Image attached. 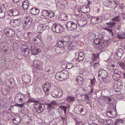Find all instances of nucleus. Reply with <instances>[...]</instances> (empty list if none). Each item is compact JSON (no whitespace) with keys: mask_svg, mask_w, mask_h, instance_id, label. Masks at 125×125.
<instances>
[{"mask_svg":"<svg viewBox=\"0 0 125 125\" xmlns=\"http://www.w3.org/2000/svg\"><path fill=\"white\" fill-rule=\"evenodd\" d=\"M30 12L32 14L37 15L39 12V10L38 8H32L30 10Z\"/></svg>","mask_w":125,"mask_h":125,"instance_id":"nucleus-22","label":"nucleus"},{"mask_svg":"<svg viewBox=\"0 0 125 125\" xmlns=\"http://www.w3.org/2000/svg\"><path fill=\"white\" fill-rule=\"evenodd\" d=\"M93 45L96 49H101L105 46L104 43L102 38H97L95 39L93 42Z\"/></svg>","mask_w":125,"mask_h":125,"instance_id":"nucleus-1","label":"nucleus"},{"mask_svg":"<svg viewBox=\"0 0 125 125\" xmlns=\"http://www.w3.org/2000/svg\"><path fill=\"white\" fill-rule=\"evenodd\" d=\"M34 105L36 111L38 113H41L45 109V104H42L34 103Z\"/></svg>","mask_w":125,"mask_h":125,"instance_id":"nucleus-5","label":"nucleus"},{"mask_svg":"<svg viewBox=\"0 0 125 125\" xmlns=\"http://www.w3.org/2000/svg\"><path fill=\"white\" fill-rule=\"evenodd\" d=\"M72 25L70 30H73L76 29L77 27V25L73 22H72Z\"/></svg>","mask_w":125,"mask_h":125,"instance_id":"nucleus-41","label":"nucleus"},{"mask_svg":"<svg viewBox=\"0 0 125 125\" xmlns=\"http://www.w3.org/2000/svg\"><path fill=\"white\" fill-rule=\"evenodd\" d=\"M76 44V43L74 42H73L71 43L68 46V49L69 50H73L75 48V45Z\"/></svg>","mask_w":125,"mask_h":125,"instance_id":"nucleus-28","label":"nucleus"},{"mask_svg":"<svg viewBox=\"0 0 125 125\" xmlns=\"http://www.w3.org/2000/svg\"><path fill=\"white\" fill-rule=\"evenodd\" d=\"M106 124L107 125H113V122L112 120L108 119L106 120Z\"/></svg>","mask_w":125,"mask_h":125,"instance_id":"nucleus-43","label":"nucleus"},{"mask_svg":"<svg viewBox=\"0 0 125 125\" xmlns=\"http://www.w3.org/2000/svg\"><path fill=\"white\" fill-rule=\"evenodd\" d=\"M120 15H119L117 16L114 17L112 19V21H120L121 19V18L120 17Z\"/></svg>","mask_w":125,"mask_h":125,"instance_id":"nucleus-35","label":"nucleus"},{"mask_svg":"<svg viewBox=\"0 0 125 125\" xmlns=\"http://www.w3.org/2000/svg\"><path fill=\"white\" fill-rule=\"evenodd\" d=\"M109 110L107 109L106 110V115L107 116L109 117H112L113 115L111 114V113L109 111Z\"/></svg>","mask_w":125,"mask_h":125,"instance_id":"nucleus-53","label":"nucleus"},{"mask_svg":"<svg viewBox=\"0 0 125 125\" xmlns=\"http://www.w3.org/2000/svg\"><path fill=\"white\" fill-rule=\"evenodd\" d=\"M34 67L37 70H40L42 68V63L40 62L37 63L36 61L33 62Z\"/></svg>","mask_w":125,"mask_h":125,"instance_id":"nucleus-21","label":"nucleus"},{"mask_svg":"<svg viewBox=\"0 0 125 125\" xmlns=\"http://www.w3.org/2000/svg\"><path fill=\"white\" fill-rule=\"evenodd\" d=\"M21 50L22 51V54H24L25 56H27L30 53V50L29 48H26L25 49L22 48Z\"/></svg>","mask_w":125,"mask_h":125,"instance_id":"nucleus-25","label":"nucleus"},{"mask_svg":"<svg viewBox=\"0 0 125 125\" xmlns=\"http://www.w3.org/2000/svg\"><path fill=\"white\" fill-rule=\"evenodd\" d=\"M1 44L2 51L3 52V53H5L7 52L8 48L7 46V43L4 41H2Z\"/></svg>","mask_w":125,"mask_h":125,"instance_id":"nucleus-15","label":"nucleus"},{"mask_svg":"<svg viewBox=\"0 0 125 125\" xmlns=\"http://www.w3.org/2000/svg\"><path fill=\"white\" fill-rule=\"evenodd\" d=\"M74 11L75 14L76 15L79 16H81V14L80 13V10L78 9L76 7L74 8Z\"/></svg>","mask_w":125,"mask_h":125,"instance_id":"nucleus-38","label":"nucleus"},{"mask_svg":"<svg viewBox=\"0 0 125 125\" xmlns=\"http://www.w3.org/2000/svg\"><path fill=\"white\" fill-rule=\"evenodd\" d=\"M56 104V102L55 101H53L52 102H51L50 103V104H46L47 105V109H49L54 108L52 107L53 105H54Z\"/></svg>","mask_w":125,"mask_h":125,"instance_id":"nucleus-27","label":"nucleus"},{"mask_svg":"<svg viewBox=\"0 0 125 125\" xmlns=\"http://www.w3.org/2000/svg\"><path fill=\"white\" fill-rule=\"evenodd\" d=\"M67 107L65 106H61L60 107V108L64 111L65 114H66V110L67 109Z\"/></svg>","mask_w":125,"mask_h":125,"instance_id":"nucleus-58","label":"nucleus"},{"mask_svg":"<svg viewBox=\"0 0 125 125\" xmlns=\"http://www.w3.org/2000/svg\"><path fill=\"white\" fill-rule=\"evenodd\" d=\"M74 110L75 113L77 114L83 115L86 114V110L84 106L82 105H77L75 108Z\"/></svg>","mask_w":125,"mask_h":125,"instance_id":"nucleus-4","label":"nucleus"},{"mask_svg":"<svg viewBox=\"0 0 125 125\" xmlns=\"http://www.w3.org/2000/svg\"><path fill=\"white\" fill-rule=\"evenodd\" d=\"M105 100L106 102L110 106H113V102L111 101V99L109 97H107L105 99Z\"/></svg>","mask_w":125,"mask_h":125,"instance_id":"nucleus-37","label":"nucleus"},{"mask_svg":"<svg viewBox=\"0 0 125 125\" xmlns=\"http://www.w3.org/2000/svg\"><path fill=\"white\" fill-rule=\"evenodd\" d=\"M82 12L84 13H87L90 11V8L87 6H82L81 7Z\"/></svg>","mask_w":125,"mask_h":125,"instance_id":"nucleus-19","label":"nucleus"},{"mask_svg":"<svg viewBox=\"0 0 125 125\" xmlns=\"http://www.w3.org/2000/svg\"><path fill=\"white\" fill-rule=\"evenodd\" d=\"M52 109H47L48 110V111L46 112L45 113V115H47L48 116H50L52 115V114L53 111H51Z\"/></svg>","mask_w":125,"mask_h":125,"instance_id":"nucleus-44","label":"nucleus"},{"mask_svg":"<svg viewBox=\"0 0 125 125\" xmlns=\"http://www.w3.org/2000/svg\"><path fill=\"white\" fill-rule=\"evenodd\" d=\"M30 48L31 50L32 54L34 55L37 54L41 52L40 49L33 45H31Z\"/></svg>","mask_w":125,"mask_h":125,"instance_id":"nucleus-13","label":"nucleus"},{"mask_svg":"<svg viewBox=\"0 0 125 125\" xmlns=\"http://www.w3.org/2000/svg\"><path fill=\"white\" fill-rule=\"evenodd\" d=\"M32 18L30 17H27L24 21L25 24L24 28V29H27L30 27L32 24Z\"/></svg>","mask_w":125,"mask_h":125,"instance_id":"nucleus-8","label":"nucleus"},{"mask_svg":"<svg viewBox=\"0 0 125 125\" xmlns=\"http://www.w3.org/2000/svg\"><path fill=\"white\" fill-rule=\"evenodd\" d=\"M118 63L122 69L124 70H125V64L123 62H119Z\"/></svg>","mask_w":125,"mask_h":125,"instance_id":"nucleus-40","label":"nucleus"},{"mask_svg":"<svg viewBox=\"0 0 125 125\" xmlns=\"http://www.w3.org/2000/svg\"><path fill=\"white\" fill-rule=\"evenodd\" d=\"M77 23L79 26L83 27L87 24V22L84 18L82 17L77 19Z\"/></svg>","mask_w":125,"mask_h":125,"instance_id":"nucleus-11","label":"nucleus"},{"mask_svg":"<svg viewBox=\"0 0 125 125\" xmlns=\"http://www.w3.org/2000/svg\"><path fill=\"white\" fill-rule=\"evenodd\" d=\"M124 120L121 119H118L115 121L114 125H121L123 123Z\"/></svg>","mask_w":125,"mask_h":125,"instance_id":"nucleus-32","label":"nucleus"},{"mask_svg":"<svg viewBox=\"0 0 125 125\" xmlns=\"http://www.w3.org/2000/svg\"><path fill=\"white\" fill-rule=\"evenodd\" d=\"M98 104H99L101 106H103L104 104V103L103 102V100H100L99 101Z\"/></svg>","mask_w":125,"mask_h":125,"instance_id":"nucleus-62","label":"nucleus"},{"mask_svg":"<svg viewBox=\"0 0 125 125\" xmlns=\"http://www.w3.org/2000/svg\"><path fill=\"white\" fill-rule=\"evenodd\" d=\"M124 53V52L123 49L119 48L116 51L114 57L116 58V59H119L121 58Z\"/></svg>","mask_w":125,"mask_h":125,"instance_id":"nucleus-12","label":"nucleus"},{"mask_svg":"<svg viewBox=\"0 0 125 125\" xmlns=\"http://www.w3.org/2000/svg\"><path fill=\"white\" fill-rule=\"evenodd\" d=\"M67 18V16L65 13H62L59 16V19L60 20L62 21H64L66 20Z\"/></svg>","mask_w":125,"mask_h":125,"instance_id":"nucleus-26","label":"nucleus"},{"mask_svg":"<svg viewBox=\"0 0 125 125\" xmlns=\"http://www.w3.org/2000/svg\"><path fill=\"white\" fill-rule=\"evenodd\" d=\"M99 20L100 23L101 22H102L103 20H106V18H105L104 17H103L101 16H99Z\"/></svg>","mask_w":125,"mask_h":125,"instance_id":"nucleus-59","label":"nucleus"},{"mask_svg":"<svg viewBox=\"0 0 125 125\" xmlns=\"http://www.w3.org/2000/svg\"><path fill=\"white\" fill-rule=\"evenodd\" d=\"M76 80L77 82V84L79 85H82L84 82L83 79L80 76L77 77L76 78Z\"/></svg>","mask_w":125,"mask_h":125,"instance_id":"nucleus-23","label":"nucleus"},{"mask_svg":"<svg viewBox=\"0 0 125 125\" xmlns=\"http://www.w3.org/2000/svg\"><path fill=\"white\" fill-rule=\"evenodd\" d=\"M4 33L8 37H11L14 36L15 33L13 31L9 28H5L4 30Z\"/></svg>","mask_w":125,"mask_h":125,"instance_id":"nucleus-7","label":"nucleus"},{"mask_svg":"<svg viewBox=\"0 0 125 125\" xmlns=\"http://www.w3.org/2000/svg\"><path fill=\"white\" fill-rule=\"evenodd\" d=\"M44 85L47 87L48 89L50 88H51V84L50 83H49L48 82H46L44 83Z\"/></svg>","mask_w":125,"mask_h":125,"instance_id":"nucleus-56","label":"nucleus"},{"mask_svg":"<svg viewBox=\"0 0 125 125\" xmlns=\"http://www.w3.org/2000/svg\"><path fill=\"white\" fill-rule=\"evenodd\" d=\"M106 29L107 31H108L109 32H111V34L112 35H113V33L112 32V30L108 28H106Z\"/></svg>","mask_w":125,"mask_h":125,"instance_id":"nucleus-64","label":"nucleus"},{"mask_svg":"<svg viewBox=\"0 0 125 125\" xmlns=\"http://www.w3.org/2000/svg\"><path fill=\"white\" fill-rule=\"evenodd\" d=\"M96 36V35L94 32H91L88 33L87 37L89 40H94Z\"/></svg>","mask_w":125,"mask_h":125,"instance_id":"nucleus-20","label":"nucleus"},{"mask_svg":"<svg viewBox=\"0 0 125 125\" xmlns=\"http://www.w3.org/2000/svg\"><path fill=\"white\" fill-rule=\"evenodd\" d=\"M25 96L23 94H22L20 96H19V100L20 101H24L25 100Z\"/></svg>","mask_w":125,"mask_h":125,"instance_id":"nucleus-57","label":"nucleus"},{"mask_svg":"<svg viewBox=\"0 0 125 125\" xmlns=\"http://www.w3.org/2000/svg\"><path fill=\"white\" fill-rule=\"evenodd\" d=\"M62 39V40L58 42L57 44V45L60 48L67 46L70 41V39L68 36H63Z\"/></svg>","mask_w":125,"mask_h":125,"instance_id":"nucleus-3","label":"nucleus"},{"mask_svg":"<svg viewBox=\"0 0 125 125\" xmlns=\"http://www.w3.org/2000/svg\"><path fill=\"white\" fill-rule=\"evenodd\" d=\"M29 3L28 0H25L23 1L22 4L23 9L25 10H27L28 8Z\"/></svg>","mask_w":125,"mask_h":125,"instance_id":"nucleus-24","label":"nucleus"},{"mask_svg":"<svg viewBox=\"0 0 125 125\" xmlns=\"http://www.w3.org/2000/svg\"><path fill=\"white\" fill-rule=\"evenodd\" d=\"M48 12L49 11L47 10H42V15L44 17L47 16H48Z\"/></svg>","mask_w":125,"mask_h":125,"instance_id":"nucleus-36","label":"nucleus"},{"mask_svg":"<svg viewBox=\"0 0 125 125\" xmlns=\"http://www.w3.org/2000/svg\"><path fill=\"white\" fill-rule=\"evenodd\" d=\"M21 23V20L19 19L11 20L10 21V25L14 27L19 26Z\"/></svg>","mask_w":125,"mask_h":125,"instance_id":"nucleus-10","label":"nucleus"},{"mask_svg":"<svg viewBox=\"0 0 125 125\" xmlns=\"http://www.w3.org/2000/svg\"><path fill=\"white\" fill-rule=\"evenodd\" d=\"M105 121L104 120L101 118L99 119L98 123L99 125H104L105 124Z\"/></svg>","mask_w":125,"mask_h":125,"instance_id":"nucleus-48","label":"nucleus"},{"mask_svg":"<svg viewBox=\"0 0 125 125\" xmlns=\"http://www.w3.org/2000/svg\"><path fill=\"white\" fill-rule=\"evenodd\" d=\"M74 101V99L73 97L69 96L67 97L66 100V102L67 101V103H69L71 104Z\"/></svg>","mask_w":125,"mask_h":125,"instance_id":"nucleus-31","label":"nucleus"},{"mask_svg":"<svg viewBox=\"0 0 125 125\" xmlns=\"http://www.w3.org/2000/svg\"><path fill=\"white\" fill-rule=\"evenodd\" d=\"M63 93L62 90L59 88L55 89L52 93V95L53 97H59Z\"/></svg>","mask_w":125,"mask_h":125,"instance_id":"nucleus-9","label":"nucleus"},{"mask_svg":"<svg viewBox=\"0 0 125 125\" xmlns=\"http://www.w3.org/2000/svg\"><path fill=\"white\" fill-rule=\"evenodd\" d=\"M42 29V24H40L37 27V30L38 31L40 32L41 31H43Z\"/></svg>","mask_w":125,"mask_h":125,"instance_id":"nucleus-54","label":"nucleus"},{"mask_svg":"<svg viewBox=\"0 0 125 125\" xmlns=\"http://www.w3.org/2000/svg\"><path fill=\"white\" fill-rule=\"evenodd\" d=\"M63 27V26L59 25L54 24L52 25V30L53 32L59 33L62 31Z\"/></svg>","mask_w":125,"mask_h":125,"instance_id":"nucleus-6","label":"nucleus"},{"mask_svg":"<svg viewBox=\"0 0 125 125\" xmlns=\"http://www.w3.org/2000/svg\"><path fill=\"white\" fill-rule=\"evenodd\" d=\"M89 118L92 120H94L96 119L95 115L94 113H91L90 114Z\"/></svg>","mask_w":125,"mask_h":125,"instance_id":"nucleus-47","label":"nucleus"},{"mask_svg":"<svg viewBox=\"0 0 125 125\" xmlns=\"http://www.w3.org/2000/svg\"><path fill=\"white\" fill-rule=\"evenodd\" d=\"M107 68L108 70H110L111 71H112V70L114 71L115 68V67L108 66Z\"/></svg>","mask_w":125,"mask_h":125,"instance_id":"nucleus-63","label":"nucleus"},{"mask_svg":"<svg viewBox=\"0 0 125 125\" xmlns=\"http://www.w3.org/2000/svg\"><path fill=\"white\" fill-rule=\"evenodd\" d=\"M43 89L45 92L46 91H49V89L47 88V87L45 86V85H44V84L43 85Z\"/></svg>","mask_w":125,"mask_h":125,"instance_id":"nucleus-60","label":"nucleus"},{"mask_svg":"<svg viewBox=\"0 0 125 125\" xmlns=\"http://www.w3.org/2000/svg\"><path fill=\"white\" fill-rule=\"evenodd\" d=\"M7 103L3 102L0 100V106L2 107H7Z\"/></svg>","mask_w":125,"mask_h":125,"instance_id":"nucleus-50","label":"nucleus"},{"mask_svg":"<svg viewBox=\"0 0 125 125\" xmlns=\"http://www.w3.org/2000/svg\"><path fill=\"white\" fill-rule=\"evenodd\" d=\"M107 27L109 28H112L115 25V23L111 21H110L109 23H106Z\"/></svg>","mask_w":125,"mask_h":125,"instance_id":"nucleus-39","label":"nucleus"},{"mask_svg":"<svg viewBox=\"0 0 125 125\" xmlns=\"http://www.w3.org/2000/svg\"><path fill=\"white\" fill-rule=\"evenodd\" d=\"M122 85L120 84H118L117 87H116V88L115 90V91L117 92H119L122 89Z\"/></svg>","mask_w":125,"mask_h":125,"instance_id":"nucleus-45","label":"nucleus"},{"mask_svg":"<svg viewBox=\"0 0 125 125\" xmlns=\"http://www.w3.org/2000/svg\"><path fill=\"white\" fill-rule=\"evenodd\" d=\"M114 74H116L119 75H120L122 72L120 69L115 68L114 70Z\"/></svg>","mask_w":125,"mask_h":125,"instance_id":"nucleus-42","label":"nucleus"},{"mask_svg":"<svg viewBox=\"0 0 125 125\" xmlns=\"http://www.w3.org/2000/svg\"><path fill=\"white\" fill-rule=\"evenodd\" d=\"M68 74V73L67 70H63L57 72L55 75V78L57 80L61 81L63 79H66Z\"/></svg>","mask_w":125,"mask_h":125,"instance_id":"nucleus-2","label":"nucleus"},{"mask_svg":"<svg viewBox=\"0 0 125 125\" xmlns=\"http://www.w3.org/2000/svg\"><path fill=\"white\" fill-rule=\"evenodd\" d=\"M99 54V53H97L96 54H92L91 56L92 59V60L94 61L96 60L97 58H98Z\"/></svg>","mask_w":125,"mask_h":125,"instance_id":"nucleus-34","label":"nucleus"},{"mask_svg":"<svg viewBox=\"0 0 125 125\" xmlns=\"http://www.w3.org/2000/svg\"><path fill=\"white\" fill-rule=\"evenodd\" d=\"M54 15H55L54 12L52 11H49L48 16L50 18H52L54 16Z\"/></svg>","mask_w":125,"mask_h":125,"instance_id":"nucleus-51","label":"nucleus"},{"mask_svg":"<svg viewBox=\"0 0 125 125\" xmlns=\"http://www.w3.org/2000/svg\"><path fill=\"white\" fill-rule=\"evenodd\" d=\"M84 56L83 53L82 52H80L79 53L77 60L79 61H83L84 58Z\"/></svg>","mask_w":125,"mask_h":125,"instance_id":"nucleus-29","label":"nucleus"},{"mask_svg":"<svg viewBox=\"0 0 125 125\" xmlns=\"http://www.w3.org/2000/svg\"><path fill=\"white\" fill-rule=\"evenodd\" d=\"M116 37L120 39H125V34L123 32H119L117 34Z\"/></svg>","mask_w":125,"mask_h":125,"instance_id":"nucleus-30","label":"nucleus"},{"mask_svg":"<svg viewBox=\"0 0 125 125\" xmlns=\"http://www.w3.org/2000/svg\"><path fill=\"white\" fill-rule=\"evenodd\" d=\"M72 22L71 21H70L66 23L65 24L66 27L68 30H70L71 27V25H72Z\"/></svg>","mask_w":125,"mask_h":125,"instance_id":"nucleus-33","label":"nucleus"},{"mask_svg":"<svg viewBox=\"0 0 125 125\" xmlns=\"http://www.w3.org/2000/svg\"><path fill=\"white\" fill-rule=\"evenodd\" d=\"M73 65L72 63H69L67 64V68L68 69H70L72 68Z\"/></svg>","mask_w":125,"mask_h":125,"instance_id":"nucleus-55","label":"nucleus"},{"mask_svg":"<svg viewBox=\"0 0 125 125\" xmlns=\"http://www.w3.org/2000/svg\"><path fill=\"white\" fill-rule=\"evenodd\" d=\"M6 14L5 12L2 11L0 9V18H3L5 17Z\"/></svg>","mask_w":125,"mask_h":125,"instance_id":"nucleus-49","label":"nucleus"},{"mask_svg":"<svg viewBox=\"0 0 125 125\" xmlns=\"http://www.w3.org/2000/svg\"><path fill=\"white\" fill-rule=\"evenodd\" d=\"M107 109L109 110V111L111 113V114L113 115V116H115L116 115V108L115 106H110L108 107Z\"/></svg>","mask_w":125,"mask_h":125,"instance_id":"nucleus-17","label":"nucleus"},{"mask_svg":"<svg viewBox=\"0 0 125 125\" xmlns=\"http://www.w3.org/2000/svg\"><path fill=\"white\" fill-rule=\"evenodd\" d=\"M96 18L94 17L91 20V23L93 24H97V21L96 20Z\"/></svg>","mask_w":125,"mask_h":125,"instance_id":"nucleus-52","label":"nucleus"},{"mask_svg":"<svg viewBox=\"0 0 125 125\" xmlns=\"http://www.w3.org/2000/svg\"><path fill=\"white\" fill-rule=\"evenodd\" d=\"M120 75L114 73L112 76L113 79L115 80H116L117 79L120 78Z\"/></svg>","mask_w":125,"mask_h":125,"instance_id":"nucleus-46","label":"nucleus"},{"mask_svg":"<svg viewBox=\"0 0 125 125\" xmlns=\"http://www.w3.org/2000/svg\"><path fill=\"white\" fill-rule=\"evenodd\" d=\"M36 102L39 103V101H36L34 100H33V99H29L28 100V101L27 102Z\"/></svg>","mask_w":125,"mask_h":125,"instance_id":"nucleus-61","label":"nucleus"},{"mask_svg":"<svg viewBox=\"0 0 125 125\" xmlns=\"http://www.w3.org/2000/svg\"><path fill=\"white\" fill-rule=\"evenodd\" d=\"M12 16L10 14V13L7 11L4 19L5 22L7 23L9 22L10 23V20L11 19V17Z\"/></svg>","mask_w":125,"mask_h":125,"instance_id":"nucleus-18","label":"nucleus"},{"mask_svg":"<svg viewBox=\"0 0 125 125\" xmlns=\"http://www.w3.org/2000/svg\"><path fill=\"white\" fill-rule=\"evenodd\" d=\"M10 13V14L12 16H16L18 15L20 13V12L18 9H15L7 11Z\"/></svg>","mask_w":125,"mask_h":125,"instance_id":"nucleus-16","label":"nucleus"},{"mask_svg":"<svg viewBox=\"0 0 125 125\" xmlns=\"http://www.w3.org/2000/svg\"><path fill=\"white\" fill-rule=\"evenodd\" d=\"M98 76L101 77L102 79L105 78L107 76V72L105 70L101 68L99 71Z\"/></svg>","mask_w":125,"mask_h":125,"instance_id":"nucleus-14","label":"nucleus"}]
</instances>
